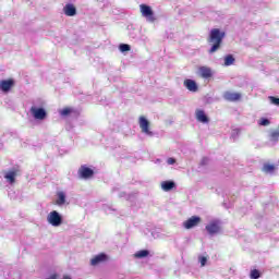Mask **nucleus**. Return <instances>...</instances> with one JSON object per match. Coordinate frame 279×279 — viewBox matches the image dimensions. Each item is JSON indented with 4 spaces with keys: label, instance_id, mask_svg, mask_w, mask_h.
<instances>
[{
    "label": "nucleus",
    "instance_id": "7",
    "mask_svg": "<svg viewBox=\"0 0 279 279\" xmlns=\"http://www.w3.org/2000/svg\"><path fill=\"white\" fill-rule=\"evenodd\" d=\"M31 113L33 114L34 119H38L39 121H43L47 118V111L43 108H31Z\"/></svg>",
    "mask_w": 279,
    "mask_h": 279
},
{
    "label": "nucleus",
    "instance_id": "2",
    "mask_svg": "<svg viewBox=\"0 0 279 279\" xmlns=\"http://www.w3.org/2000/svg\"><path fill=\"white\" fill-rule=\"evenodd\" d=\"M141 14L148 21V23H154L156 21V16H154V10H151V7L147 4H141L140 5Z\"/></svg>",
    "mask_w": 279,
    "mask_h": 279
},
{
    "label": "nucleus",
    "instance_id": "1",
    "mask_svg": "<svg viewBox=\"0 0 279 279\" xmlns=\"http://www.w3.org/2000/svg\"><path fill=\"white\" fill-rule=\"evenodd\" d=\"M223 38H226V33L221 32L219 28H214L209 33V37L207 43L211 45L209 49V53H215L221 49V44L223 43Z\"/></svg>",
    "mask_w": 279,
    "mask_h": 279
},
{
    "label": "nucleus",
    "instance_id": "15",
    "mask_svg": "<svg viewBox=\"0 0 279 279\" xmlns=\"http://www.w3.org/2000/svg\"><path fill=\"white\" fill-rule=\"evenodd\" d=\"M19 174V170H10L5 175V180H8L11 184H14L16 182V175Z\"/></svg>",
    "mask_w": 279,
    "mask_h": 279
},
{
    "label": "nucleus",
    "instance_id": "19",
    "mask_svg": "<svg viewBox=\"0 0 279 279\" xmlns=\"http://www.w3.org/2000/svg\"><path fill=\"white\" fill-rule=\"evenodd\" d=\"M264 173H274L276 171V166L271 163H265L263 167Z\"/></svg>",
    "mask_w": 279,
    "mask_h": 279
},
{
    "label": "nucleus",
    "instance_id": "6",
    "mask_svg": "<svg viewBox=\"0 0 279 279\" xmlns=\"http://www.w3.org/2000/svg\"><path fill=\"white\" fill-rule=\"evenodd\" d=\"M140 128L143 132V134H147L148 136H151L154 133L149 130V120L145 118V116H141L138 119Z\"/></svg>",
    "mask_w": 279,
    "mask_h": 279
},
{
    "label": "nucleus",
    "instance_id": "24",
    "mask_svg": "<svg viewBox=\"0 0 279 279\" xmlns=\"http://www.w3.org/2000/svg\"><path fill=\"white\" fill-rule=\"evenodd\" d=\"M119 49H120V51H121L122 53H125V51H130V49H132V47H130V45H128V44H121V45L119 46Z\"/></svg>",
    "mask_w": 279,
    "mask_h": 279
},
{
    "label": "nucleus",
    "instance_id": "3",
    "mask_svg": "<svg viewBox=\"0 0 279 279\" xmlns=\"http://www.w3.org/2000/svg\"><path fill=\"white\" fill-rule=\"evenodd\" d=\"M47 221L50 223V226L58 228L59 226H62V216H60L57 210L50 211L47 217Z\"/></svg>",
    "mask_w": 279,
    "mask_h": 279
},
{
    "label": "nucleus",
    "instance_id": "30",
    "mask_svg": "<svg viewBox=\"0 0 279 279\" xmlns=\"http://www.w3.org/2000/svg\"><path fill=\"white\" fill-rule=\"evenodd\" d=\"M63 279H71V277H69V276H64V277H63Z\"/></svg>",
    "mask_w": 279,
    "mask_h": 279
},
{
    "label": "nucleus",
    "instance_id": "14",
    "mask_svg": "<svg viewBox=\"0 0 279 279\" xmlns=\"http://www.w3.org/2000/svg\"><path fill=\"white\" fill-rule=\"evenodd\" d=\"M63 12L65 16H75V14H77V9L75 8V5L68 3L64 5Z\"/></svg>",
    "mask_w": 279,
    "mask_h": 279
},
{
    "label": "nucleus",
    "instance_id": "18",
    "mask_svg": "<svg viewBox=\"0 0 279 279\" xmlns=\"http://www.w3.org/2000/svg\"><path fill=\"white\" fill-rule=\"evenodd\" d=\"M58 199L56 201L57 206H64L66 204V195L64 192H58Z\"/></svg>",
    "mask_w": 279,
    "mask_h": 279
},
{
    "label": "nucleus",
    "instance_id": "26",
    "mask_svg": "<svg viewBox=\"0 0 279 279\" xmlns=\"http://www.w3.org/2000/svg\"><path fill=\"white\" fill-rule=\"evenodd\" d=\"M268 99L271 104H274V106H279V98L269 96Z\"/></svg>",
    "mask_w": 279,
    "mask_h": 279
},
{
    "label": "nucleus",
    "instance_id": "17",
    "mask_svg": "<svg viewBox=\"0 0 279 279\" xmlns=\"http://www.w3.org/2000/svg\"><path fill=\"white\" fill-rule=\"evenodd\" d=\"M162 191H173L175 189V182L173 181H163L161 183Z\"/></svg>",
    "mask_w": 279,
    "mask_h": 279
},
{
    "label": "nucleus",
    "instance_id": "8",
    "mask_svg": "<svg viewBox=\"0 0 279 279\" xmlns=\"http://www.w3.org/2000/svg\"><path fill=\"white\" fill-rule=\"evenodd\" d=\"M13 86H14V80L12 78L0 81V90H2V93H9V90Z\"/></svg>",
    "mask_w": 279,
    "mask_h": 279
},
{
    "label": "nucleus",
    "instance_id": "4",
    "mask_svg": "<svg viewBox=\"0 0 279 279\" xmlns=\"http://www.w3.org/2000/svg\"><path fill=\"white\" fill-rule=\"evenodd\" d=\"M202 223V218L198 216H192L187 220L183 222V227L185 230H191L193 228H196V226H199Z\"/></svg>",
    "mask_w": 279,
    "mask_h": 279
},
{
    "label": "nucleus",
    "instance_id": "16",
    "mask_svg": "<svg viewBox=\"0 0 279 279\" xmlns=\"http://www.w3.org/2000/svg\"><path fill=\"white\" fill-rule=\"evenodd\" d=\"M196 119L201 123H208V116L204 112V110H196Z\"/></svg>",
    "mask_w": 279,
    "mask_h": 279
},
{
    "label": "nucleus",
    "instance_id": "20",
    "mask_svg": "<svg viewBox=\"0 0 279 279\" xmlns=\"http://www.w3.org/2000/svg\"><path fill=\"white\" fill-rule=\"evenodd\" d=\"M234 62H235L234 56L228 54L227 57H225V66H232Z\"/></svg>",
    "mask_w": 279,
    "mask_h": 279
},
{
    "label": "nucleus",
    "instance_id": "29",
    "mask_svg": "<svg viewBox=\"0 0 279 279\" xmlns=\"http://www.w3.org/2000/svg\"><path fill=\"white\" fill-rule=\"evenodd\" d=\"M167 162L169 165H175V159L170 157V158H168Z\"/></svg>",
    "mask_w": 279,
    "mask_h": 279
},
{
    "label": "nucleus",
    "instance_id": "22",
    "mask_svg": "<svg viewBox=\"0 0 279 279\" xmlns=\"http://www.w3.org/2000/svg\"><path fill=\"white\" fill-rule=\"evenodd\" d=\"M279 140V130H275L270 133V141H274V143H278Z\"/></svg>",
    "mask_w": 279,
    "mask_h": 279
},
{
    "label": "nucleus",
    "instance_id": "10",
    "mask_svg": "<svg viewBox=\"0 0 279 279\" xmlns=\"http://www.w3.org/2000/svg\"><path fill=\"white\" fill-rule=\"evenodd\" d=\"M223 99H226V101H239L241 99V94L232 93V92H225Z\"/></svg>",
    "mask_w": 279,
    "mask_h": 279
},
{
    "label": "nucleus",
    "instance_id": "13",
    "mask_svg": "<svg viewBox=\"0 0 279 279\" xmlns=\"http://www.w3.org/2000/svg\"><path fill=\"white\" fill-rule=\"evenodd\" d=\"M199 75L201 77H203L204 80H208L210 77H213V70L208 66H201L198 69Z\"/></svg>",
    "mask_w": 279,
    "mask_h": 279
},
{
    "label": "nucleus",
    "instance_id": "25",
    "mask_svg": "<svg viewBox=\"0 0 279 279\" xmlns=\"http://www.w3.org/2000/svg\"><path fill=\"white\" fill-rule=\"evenodd\" d=\"M251 278L252 279H258L260 278V271L258 269L251 270Z\"/></svg>",
    "mask_w": 279,
    "mask_h": 279
},
{
    "label": "nucleus",
    "instance_id": "23",
    "mask_svg": "<svg viewBox=\"0 0 279 279\" xmlns=\"http://www.w3.org/2000/svg\"><path fill=\"white\" fill-rule=\"evenodd\" d=\"M73 112V109L71 107H65L60 111L61 117H69Z\"/></svg>",
    "mask_w": 279,
    "mask_h": 279
},
{
    "label": "nucleus",
    "instance_id": "28",
    "mask_svg": "<svg viewBox=\"0 0 279 279\" xmlns=\"http://www.w3.org/2000/svg\"><path fill=\"white\" fill-rule=\"evenodd\" d=\"M199 263L202 267H206V263H208V258L207 257H199Z\"/></svg>",
    "mask_w": 279,
    "mask_h": 279
},
{
    "label": "nucleus",
    "instance_id": "21",
    "mask_svg": "<svg viewBox=\"0 0 279 279\" xmlns=\"http://www.w3.org/2000/svg\"><path fill=\"white\" fill-rule=\"evenodd\" d=\"M135 258H147L149 256V251L141 250L134 254Z\"/></svg>",
    "mask_w": 279,
    "mask_h": 279
},
{
    "label": "nucleus",
    "instance_id": "9",
    "mask_svg": "<svg viewBox=\"0 0 279 279\" xmlns=\"http://www.w3.org/2000/svg\"><path fill=\"white\" fill-rule=\"evenodd\" d=\"M183 86H185V88H187V90H190V93H197V90H199L197 83L191 78H186L183 82Z\"/></svg>",
    "mask_w": 279,
    "mask_h": 279
},
{
    "label": "nucleus",
    "instance_id": "11",
    "mask_svg": "<svg viewBox=\"0 0 279 279\" xmlns=\"http://www.w3.org/2000/svg\"><path fill=\"white\" fill-rule=\"evenodd\" d=\"M206 230L208 234H217L219 233V230H221V227H219V222L211 221L209 225L206 226Z\"/></svg>",
    "mask_w": 279,
    "mask_h": 279
},
{
    "label": "nucleus",
    "instance_id": "5",
    "mask_svg": "<svg viewBox=\"0 0 279 279\" xmlns=\"http://www.w3.org/2000/svg\"><path fill=\"white\" fill-rule=\"evenodd\" d=\"M95 175V171L87 166H81L78 169V178L82 180H88Z\"/></svg>",
    "mask_w": 279,
    "mask_h": 279
},
{
    "label": "nucleus",
    "instance_id": "27",
    "mask_svg": "<svg viewBox=\"0 0 279 279\" xmlns=\"http://www.w3.org/2000/svg\"><path fill=\"white\" fill-rule=\"evenodd\" d=\"M271 122L269 121V119H267V118H262L260 120H259V125H264V126H267V125H269Z\"/></svg>",
    "mask_w": 279,
    "mask_h": 279
},
{
    "label": "nucleus",
    "instance_id": "12",
    "mask_svg": "<svg viewBox=\"0 0 279 279\" xmlns=\"http://www.w3.org/2000/svg\"><path fill=\"white\" fill-rule=\"evenodd\" d=\"M106 260H108V256H106V254L101 253L99 255H96L94 258H92L90 265L93 267H95L101 263H106Z\"/></svg>",
    "mask_w": 279,
    "mask_h": 279
}]
</instances>
